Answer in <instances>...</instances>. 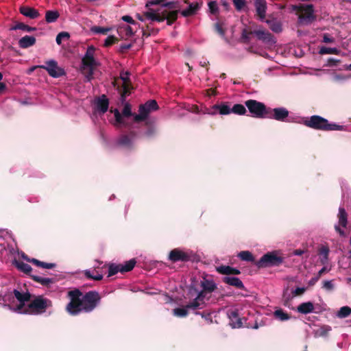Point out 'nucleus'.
<instances>
[{
    "label": "nucleus",
    "instance_id": "obj_1",
    "mask_svg": "<svg viewBox=\"0 0 351 351\" xmlns=\"http://www.w3.org/2000/svg\"><path fill=\"white\" fill-rule=\"evenodd\" d=\"M69 302L65 307L66 311L72 316H76L82 312L93 311L99 302L101 297L97 291H90L84 295L77 288L70 290L66 293Z\"/></svg>",
    "mask_w": 351,
    "mask_h": 351
},
{
    "label": "nucleus",
    "instance_id": "obj_2",
    "mask_svg": "<svg viewBox=\"0 0 351 351\" xmlns=\"http://www.w3.org/2000/svg\"><path fill=\"white\" fill-rule=\"evenodd\" d=\"M202 290L197 289L193 285H191L189 289V293L195 298L189 302L188 308L193 310L201 309L205 304L204 299L207 293H210L217 289V285L213 280L204 278L200 282Z\"/></svg>",
    "mask_w": 351,
    "mask_h": 351
},
{
    "label": "nucleus",
    "instance_id": "obj_3",
    "mask_svg": "<svg viewBox=\"0 0 351 351\" xmlns=\"http://www.w3.org/2000/svg\"><path fill=\"white\" fill-rule=\"evenodd\" d=\"M302 123L308 128L322 131H341L344 128L343 125L329 123L326 119L319 115H313L306 118Z\"/></svg>",
    "mask_w": 351,
    "mask_h": 351
},
{
    "label": "nucleus",
    "instance_id": "obj_4",
    "mask_svg": "<svg viewBox=\"0 0 351 351\" xmlns=\"http://www.w3.org/2000/svg\"><path fill=\"white\" fill-rule=\"evenodd\" d=\"M52 306V302L43 295H34L27 306L23 311V314L40 315Z\"/></svg>",
    "mask_w": 351,
    "mask_h": 351
},
{
    "label": "nucleus",
    "instance_id": "obj_5",
    "mask_svg": "<svg viewBox=\"0 0 351 351\" xmlns=\"http://www.w3.org/2000/svg\"><path fill=\"white\" fill-rule=\"evenodd\" d=\"M178 12V10L169 11L165 10L161 13H158L150 9L149 11L145 12V16L147 19H149L152 21L162 22L167 20V24L171 25L177 20Z\"/></svg>",
    "mask_w": 351,
    "mask_h": 351
},
{
    "label": "nucleus",
    "instance_id": "obj_6",
    "mask_svg": "<svg viewBox=\"0 0 351 351\" xmlns=\"http://www.w3.org/2000/svg\"><path fill=\"white\" fill-rule=\"evenodd\" d=\"M284 262V258L278 254L277 251H272L265 254L255 265L258 268L278 267Z\"/></svg>",
    "mask_w": 351,
    "mask_h": 351
},
{
    "label": "nucleus",
    "instance_id": "obj_7",
    "mask_svg": "<svg viewBox=\"0 0 351 351\" xmlns=\"http://www.w3.org/2000/svg\"><path fill=\"white\" fill-rule=\"evenodd\" d=\"M293 10L300 13L298 19L299 23L304 24H310L316 19L314 14V8L312 4L295 5L293 6Z\"/></svg>",
    "mask_w": 351,
    "mask_h": 351
},
{
    "label": "nucleus",
    "instance_id": "obj_8",
    "mask_svg": "<svg viewBox=\"0 0 351 351\" xmlns=\"http://www.w3.org/2000/svg\"><path fill=\"white\" fill-rule=\"evenodd\" d=\"M245 106L253 117L266 119L269 107H267L263 102L255 99H248L245 101Z\"/></svg>",
    "mask_w": 351,
    "mask_h": 351
},
{
    "label": "nucleus",
    "instance_id": "obj_9",
    "mask_svg": "<svg viewBox=\"0 0 351 351\" xmlns=\"http://www.w3.org/2000/svg\"><path fill=\"white\" fill-rule=\"evenodd\" d=\"M158 109V105L156 100H148L144 104H141L138 108L139 113L134 115V121L139 123L147 119L150 112Z\"/></svg>",
    "mask_w": 351,
    "mask_h": 351
},
{
    "label": "nucleus",
    "instance_id": "obj_10",
    "mask_svg": "<svg viewBox=\"0 0 351 351\" xmlns=\"http://www.w3.org/2000/svg\"><path fill=\"white\" fill-rule=\"evenodd\" d=\"M16 268L20 270L21 271L28 274L30 276L31 278L43 286H49L51 284H53L55 280L53 278H43L38 276L36 275H31L30 273L32 271V267L23 261H19L16 263Z\"/></svg>",
    "mask_w": 351,
    "mask_h": 351
},
{
    "label": "nucleus",
    "instance_id": "obj_11",
    "mask_svg": "<svg viewBox=\"0 0 351 351\" xmlns=\"http://www.w3.org/2000/svg\"><path fill=\"white\" fill-rule=\"evenodd\" d=\"M13 294L14 298L19 301V304L13 307V311L19 313H23V311L26 308L25 302H30L32 295V294L26 291L21 293L17 289H14Z\"/></svg>",
    "mask_w": 351,
    "mask_h": 351
},
{
    "label": "nucleus",
    "instance_id": "obj_12",
    "mask_svg": "<svg viewBox=\"0 0 351 351\" xmlns=\"http://www.w3.org/2000/svg\"><path fill=\"white\" fill-rule=\"evenodd\" d=\"M38 67L45 69L50 76L55 78L65 75L64 70L62 68L58 66V62L53 60H49L46 62L45 65L38 66Z\"/></svg>",
    "mask_w": 351,
    "mask_h": 351
},
{
    "label": "nucleus",
    "instance_id": "obj_13",
    "mask_svg": "<svg viewBox=\"0 0 351 351\" xmlns=\"http://www.w3.org/2000/svg\"><path fill=\"white\" fill-rule=\"evenodd\" d=\"M289 110L285 108H271L269 107L266 119H272L278 121H285L286 119L289 117Z\"/></svg>",
    "mask_w": 351,
    "mask_h": 351
},
{
    "label": "nucleus",
    "instance_id": "obj_14",
    "mask_svg": "<svg viewBox=\"0 0 351 351\" xmlns=\"http://www.w3.org/2000/svg\"><path fill=\"white\" fill-rule=\"evenodd\" d=\"M95 51V47L93 45L88 47L86 53L82 59L84 71L86 70V68H95L97 66V62L94 57Z\"/></svg>",
    "mask_w": 351,
    "mask_h": 351
},
{
    "label": "nucleus",
    "instance_id": "obj_15",
    "mask_svg": "<svg viewBox=\"0 0 351 351\" xmlns=\"http://www.w3.org/2000/svg\"><path fill=\"white\" fill-rule=\"evenodd\" d=\"M168 258L173 263L187 262L190 261L191 256L189 253L184 252L179 248H175L170 251Z\"/></svg>",
    "mask_w": 351,
    "mask_h": 351
},
{
    "label": "nucleus",
    "instance_id": "obj_16",
    "mask_svg": "<svg viewBox=\"0 0 351 351\" xmlns=\"http://www.w3.org/2000/svg\"><path fill=\"white\" fill-rule=\"evenodd\" d=\"M208 114L215 115L219 113L221 115H227L231 113V108L228 102H221L213 105L210 109L208 110Z\"/></svg>",
    "mask_w": 351,
    "mask_h": 351
},
{
    "label": "nucleus",
    "instance_id": "obj_17",
    "mask_svg": "<svg viewBox=\"0 0 351 351\" xmlns=\"http://www.w3.org/2000/svg\"><path fill=\"white\" fill-rule=\"evenodd\" d=\"M136 136V133L134 131H130L128 134H122L118 139V144L123 147H132Z\"/></svg>",
    "mask_w": 351,
    "mask_h": 351
},
{
    "label": "nucleus",
    "instance_id": "obj_18",
    "mask_svg": "<svg viewBox=\"0 0 351 351\" xmlns=\"http://www.w3.org/2000/svg\"><path fill=\"white\" fill-rule=\"evenodd\" d=\"M254 7L256 14L261 20H263L266 16L267 3L265 0H254Z\"/></svg>",
    "mask_w": 351,
    "mask_h": 351
},
{
    "label": "nucleus",
    "instance_id": "obj_19",
    "mask_svg": "<svg viewBox=\"0 0 351 351\" xmlns=\"http://www.w3.org/2000/svg\"><path fill=\"white\" fill-rule=\"evenodd\" d=\"M253 34L257 36V38L263 42L268 44L274 43L273 35L269 32L264 30H254Z\"/></svg>",
    "mask_w": 351,
    "mask_h": 351
},
{
    "label": "nucleus",
    "instance_id": "obj_20",
    "mask_svg": "<svg viewBox=\"0 0 351 351\" xmlns=\"http://www.w3.org/2000/svg\"><path fill=\"white\" fill-rule=\"evenodd\" d=\"M19 11L21 14L31 19H37L40 16V13L37 10L27 5L21 6L19 8Z\"/></svg>",
    "mask_w": 351,
    "mask_h": 351
},
{
    "label": "nucleus",
    "instance_id": "obj_21",
    "mask_svg": "<svg viewBox=\"0 0 351 351\" xmlns=\"http://www.w3.org/2000/svg\"><path fill=\"white\" fill-rule=\"evenodd\" d=\"M109 100L105 95H102L96 100V108L100 113L104 114L108 111Z\"/></svg>",
    "mask_w": 351,
    "mask_h": 351
},
{
    "label": "nucleus",
    "instance_id": "obj_22",
    "mask_svg": "<svg viewBox=\"0 0 351 351\" xmlns=\"http://www.w3.org/2000/svg\"><path fill=\"white\" fill-rule=\"evenodd\" d=\"M222 281L230 286L234 287L240 289H245L243 282L237 277L225 276L223 278Z\"/></svg>",
    "mask_w": 351,
    "mask_h": 351
},
{
    "label": "nucleus",
    "instance_id": "obj_23",
    "mask_svg": "<svg viewBox=\"0 0 351 351\" xmlns=\"http://www.w3.org/2000/svg\"><path fill=\"white\" fill-rule=\"evenodd\" d=\"M202 5V3H193L189 5V7L181 12V14L184 17H189L195 15L197 12L200 9Z\"/></svg>",
    "mask_w": 351,
    "mask_h": 351
},
{
    "label": "nucleus",
    "instance_id": "obj_24",
    "mask_svg": "<svg viewBox=\"0 0 351 351\" xmlns=\"http://www.w3.org/2000/svg\"><path fill=\"white\" fill-rule=\"evenodd\" d=\"M36 38L33 36H25L19 39V45L22 49H27L35 45Z\"/></svg>",
    "mask_w": 351,
    "mask_h": 351
},
{
    "label": "nucleus",
    "instance_id": "obj_25",
    "mask_svg": "<svg viewBox=\"0 0 351 351\" xmlns=\"http://www.w3.org/2000/svg\"><path fill=\"white\" fill-rule=\"evenodd\" d=\"M230 325L232 328H240L243 323L237 311H232L229 314Z\"/></svg>",
    "mask_w": 351,
    "mask_h": 351
},
{
    "label": "nucleus",
    "instance_id": "obj_26",
    "mask_svg": "<svg viewBox=\"0 0 351 351\" xmlns=\"http://www.w3.org/2000/svg\"><path fill=\"white\" fill-rule=\"evenodd\" d=\"M330 250L328 246L322 245L318 250V255L322 265H326L328 262Z\"/></svg>",
    "mask_w": 351,
    "mask_h": 351
},
{
    "label": "nucleus",
    "instance_id": "obj_27",
    "mask_svg": "<svg viewBox=\"0 0 351 351\" xmlns=\"http://www.w3.org/2000/svg\"><path fill=\"white\" fill-rule=\"evenodd\" d=\"M23 258L27 262L31 263L39 267H43V268H45V269H53L56 267L55 263H47L42 262L36 258H28L27 256H23Z\"/></svg>",
    "mask_w": 351,
    "mask_h": 351
},
{
    "label": "nucleus",
    "instance_id": "obj_28",
    "mask_svg": "<svg viewBox=\"0 0 351 351\" xmlns=\"http://www.w3.org/2000/svg\"><path fill=\"white\" fill-rule=\"evenodd\" d=\"M297 310L300 313L308 314L314 311V305L311 302H303L298 306Z\"/></svg>",
    "mask_w": 351,
    "mask_h": 351
},
{
    "label": "nucleus",
    "instance_id": "obj_29",
    "mask_svg": "<svg viewBox=\"0 0 351 351\" xmlns=\"http://www.w3.org/2000/svg\"><path fill=\"white\" fill-rule=\"evenodd\" d=\"M338 219L339 226L346 228L348 223V214L343 207L339 208Z\"/></svg>",
    "mask_w": 351,
    "mask_h": 351
},
{
    "label": "nucleus",
    "instance_id": "obj_30",
    "mask_svg": "<svg viewBox=\"0 0 351 351\" xmlns=\"http://www.w3.org/2000/svg\"><path fill=\"white\" fill-rule=\"evenodd\" d=\"M136 263V260L134 258H132L128 261H126L124 264H119L121 273L123 274L132 271Z\"/></svg>",
    "mask_w": 351,
    "mask_h": 351
},
{
    "label": "nucleus",
    "instance_id": "obj_31",
    "mask_svg": "<svg viewBox=\"0 0 351 351\" xmlns=\"http://www.w3.org/2000/svg\"><path fill=\"white\" fill-rule=\"evenodd\" d=\"M189 305V303L186 304L185 306L182 308H176L173 310V314L174 316L178 317H185L189 314V310H192L191 308H188L187 306ZM193 311H194L193 309Z\"/></svg>",
    "mask_w": 351,
    "mask_h": 351
},
{
    "label": "nucleus",
    "instance_id": "obj_32",
    "mask_svg": "<svg viewBox=\"0 0 351 351\" xmlns=\"http://www.w3.org/2000/svg\"><path fill=\"white\" fill-rule=\"evenodd\" d=\"M59 16L60 14L57 10H47L45 13V21L48 23H54Z\"/></svg>",
    "mask_w": 351,
    "mask_h": 351
},
{
    "label": "nucleus",
    "instance_id": "obj_33",
    "mask_svg": "<svg viewBox=\"0 0 351 351\" xmlns=\"http://www.w3.org/2000/svg\"><path fill=\"white\" fill-rule=\"evenodd\" d=\"M274 316L276 319L282 322L288 320L291 318V315L281 308L276 309L274 312Z\"/></svg>",
    "mask_w": 351,
    "mask_h": 351
},
{
    "label": "nucleus",
    "instance_id": "obj_34",
    "mask_svg": "<svg viewBox=\"0 0 351 351\" xmlns=\"http://www.w3.org/2000/svg\"><path fill=\"white\" fill-rule=\"evenodd\" d=\"M238 257L244 261L255 262L253 254L250 251H241L238 254Z\"/></svg>",
    "mask_w": 351,
    "mask_h": 351
},
{
    "label": "nucleus",
    "instance_id": "obj_35",
    "mask_svg": "<svg viewBox=\"0 0 351 351\" xmlns=\"http://www.w3.org/2000/svg\"><path fill=\"white\" fill-rule=\"evenodd\" d=\"M21 29L27 32H32L36 29V27H30L23 23H17L10 28V30Z\"/></svg>",
    "mask_w": 351,
    "mask_h": 351
},
{
    "label": "nucleus",
    "instance_id": "obj_36",
    "mask_svg": "<svg viewBox=\"0 0 351 351\" xmlns=\"http://www.w3.org/2000/svg\"><path fill=\"white\" fill-rule=\"evenodd\" d=\"M245 107V106L240 104H234L232 108H231V112L238 115H245L247 112Z\"/></svg>",
    "mask_w": 351,
    "mask_h": 351
},
{
    "label": "nucleus",
    "instance_id": "obj_37",
    "mask_svg": "<svg viewBox=\"0 0 351 351\" xmlns=\"http://www.w3.org/2000/svg\"><path fill=\"white\" fill-rule=\"evenodd\" d=\"M209 12L217 16L219 14V8L216 1H210L208 3Z\"/></svg>",
    "mask_w": 351,
    "mask_h": 351
},
{
    "label": "nucleus",
    "instance_id": "obj_38",
    "mask_svg": "<svg viewBox=\"0 0 351 351\" xmlns=\"http://www.w3.org/2000/svg\"><path fill=\"white\" fill-rule=\"evenodd\" d=\"M122 86L123 90L121 94V101L123 103L125 101L126 97L130 95L132 86L131 84L123 85Z\"/></svg>",
    "mask_w": 351,
    "mask_h": 351
},
{
    "label": "nucleus",
    "instance_id": "obj_39",
    "mask_svg": "<svg viewBox=\"0 0 351 351\" xmlns=\"http://www.w3.org/2000/svg\"><path fill=\"white\" fill-rule=\"evenodd\" d=\"M143 37L147 38L151 35H156L158 32V29L151 28L149 25L146 26V29L142 27Z\"/></svg>",
    "mask_w": 351,
    "mask_h": 351
},
{
    "label": "nucleus",
    "instance_id": "obj_40",
    "mask_svg": "<svg viewBox=\"0 0 351 351\" xmlns=\"http://www.w3.org/2000/svg\"><path fill=\"white\" fill-rule=\"evenodd\" d=\"M145 125L147 126V130L145 131L144 135L147 138L154 136L156 132V128L153 125L150 124L148 121L145 123Z\"/></svg>",
    "mask_w": 351,
    "mask_h": 351
},
{
    "label": "nucleus",
    "instance_id": "obj_41",
    "mask_svg": "<svg viewBox=\"0 0 351 351\" xmlns=\"http://www.w3.org/2000/svg\"><path fill=\"white\" fill-rule=\"evenodd\" d=\"M267 23L269 24V28L276 33H280L282 32V25L278 21H267Z\"/></svg>",
    "mask_w": 351,
    "mask_h": 351
},
{
    "label": "nucleus",
    "instance_id": "obj_42",
    "mask_svg": "<svg viewBox=\"0 0 351 351\" xmlns=\"http://www.w3.org/2000/svg\"><path fill=\"white\" fill-rule=\"evenodd\" d=\"M351 314V308L348 306L340 308L337 316L340 318H345Z\"/></svg>",
    "mask_w": 351,
    "mask_h": 351
},
{
    "label": "nucleus",
    "instance_id": "obj_43",
    "mask_svg": "<svg viewBox=\"0 0 351 351\" xmlns=\"http://www.w3.org/2000/svg\"><path fill=\"white\" fill-rule=\"evenodd\" d=\"M231 269L232 267L229 265H221L216 267V271L221 274L228 276L229 275H231Z\"/></svg>",
    "mask_w": 351,
    "mask_h": 351
},
{
    "label": "nucleus",
    "instance_id": "obj_44",
    "mask_svg": "<svg viewBox=\"0 0 351 351\" xmlns=\"http://www.w3.org/2000/svg\"><path fill=\"white\" fill-rule=\"evenodd\" d=\"M118 272H121L119 264L116 265L111 263L108 266V277L112 276L117 274Z\"/></svg>",
    "mask_w": 351,
    "mask_h": 351
},
{
    "label": "nucleus",
    "instance_id": "obj_45",
    "mask_svg": "<svg viewBox=\"0 0 351 351\" xmlns=\"http://www.w3.org/2000/svg\"><path fill=\"white\" fill-rule=\"evenodd\" d=\"M135 114H133L132 112V106L129 103H125L123 107V109L122 110V115L125 117H129L132 116L134 117V115Z\"/></svg>",
    "mask_w": 351,
    "mask_h": 351
},
{
    "label": "nucleus",
    "instance_id": "obj_46",
    "mask_svg": "<svg viewBox=\"0 0 351 351\" xmlns=\"http://www.w3.org/2000/svg\"><path fill=\"white\" fill-rule=\"evenodd\" d=\"M320 54H338L339 50L337 48L322 47L319 50Z\"/></svg>",
    "mask_w": 351,
    "mask_h": 351
},
{
    "label": "nucleus",
    "instance_id": "obj_47",
    "mask_svg": "<svg viewBox=\"0 0 351 351\" xmlns=\"http://www.w3.org/2000/svg\"><path fill=\"white\" fill-rule=\"evenodd\" d=\"M93 32L95 34H107L108 32L110 30V28L103 27L99 26H94L91 28Z\"/></svg>",
    "mask_w": 351,
    "mask_h": 351
},
{
    "label": "nucleus",
    "instance_id": "obj_48",
    "mask_svg": "<svg viewBox=\"0 0 351 351\" xmlns=\"http://www.w3.org/2000/svg\"><path fill=\"white\" fill-rule=\"evenodd\" d=\"M70 38V34L66 32H60L56 38V41L58 45H60L62 44V40L63 39H69Z\"/></svg>",
    "mask_w": 351,
    "mask_h": 351
},
{
    "label": "nucleus",
    "instance_id": "obj_49",
    "mask_svg": "<svg viewBox=\"0 0 351 351\" xmlns=\"http://www.w3.org/2000/svg\"><path fill=\"white\" fill-rule=\"evenodd\" d=\"M84 275L87 278L97 280V281L101 280L103 278V275H101V274L93 275L90 270H85Z\"/></svg>",
    "mask_w": 351,
    "mask_h": 351
},
{
    "label": "nucleus",
    "instance_id": "obj_50",
    "mask_svg": "<svg viewBox=\"0 0 351 351\" xmlns=\"http://www.w3.org/2000/svg\"><path fill=\"white\" fill-rule=\"evenodd\" d=\"M118 40H119V39L117 37H115L114 36H109L106 38L104 45L106 47H108L111 46L112 45L117 43Z\"/></svg>",
    "mask_w": 351,
    "mask_h": 351
},
{
    "label": "nucleus",
    "instance_id": "obj_51",
    "mask_svg": "<svg viewBox=\"0 0 351 351\" xmlns=\"http://www.w3.org/2000/svg\"><path fill=\"white\" fill-rule=\"evenodd\" d=\"M253 32H248L246 29H243L241 34V40L245 43H248L250 42V35L252 34Z\"/></svg>",
    "mask_w": 351,
    "mask_h": 351
},
{
    "label": "nucleus",
    "instance_id": "obj_52",
    "mask_svg": "<svg viewBox=\"0 0 351 351\" xmlns=\"http://www.w3.org/2000/svg\"><path fill=\"white\" fill-rule=\"evenodd\" d=\"M237 10H241L245 5V0H232Z\"/></svg>",
    "mask_w": 351,
    "mask_h": 351
},
{
    "label": "nucleus",
    "instance_id": "obj_53",
    "mask_svg": "<svg viewBox=\"0 0 351 351\" xmlns=\"http://www.w3.org/2000/svg\"><path fill=\"white\" fill-rule=\"evenodd\" d=\"M195 314L201 315L202 317L204 318L205 320L207 321L208 323L213 322L210 313H205V312L201 313V312L195 311Z\"/></svg>",
    "mask_w": 351,
    "mask_h": 351
},
{
    "label": "nucleus",
    "instance_id": "obj_54",
    "mask_svg": "<svg viewBox=\"0 0 351 351\" xmlns=\"http://www.w3.org/2000/svg\"><path fill=\"white\" fill-rule=\"evenodd\" d=\"M95 68H87V71H84L85 77L88 82H90L93 79Z\"/></svg>",
    "mask_w": 351,
    "mask_h": 351
},
{
    "label": "nucleus",
    "instance_id": "obj_55",
    "mask_svg": "<svg viewBox=\"0 0 351 351\" xmlns=\"http://www.w3.org/2000/svg\"><path fill=\"white\" fill-rule=\"evenodd\" d=\"M215 29L220 36H224L225 29L222 27V26L220 23H215Z\"/></svg>",
    "mask_w": 351,
    "mask_h": 351
},
{
    "label": "nucleus",
    "instance_id": "obj_56",
    "mask_svg": "<svg viewBox=\"0 0 351 351\" xmlns=\"http://www.w3.org/2000/svg\"><path fill=\"white\" fill-rule=\"evenodd\" d=\"M132 47L131 43L130 44H122L120 45L119 52L121 53H124L128 49H130Z\"/></svg>",
    "mask_w": 351,
    "mask_h": 351
},
{
    "label": "nucleus",
    "instance_id": "obj_57",
    "mask_svg": "<svg viewBox=\"0 0 351 351\" xmlns=\"http://www.w3.org/2000/svg\"><path fill=\"white\" fill-rule=\"evenodd\" d=\"M129 73L126 72L124 74L121 75V78L123 81V85L131 84L130 80L129 78Z\"/></svg>",
    "mask_w": 351,
    "mask_h": 351
},
{
    "label": "nucleus",
    "instance_id": "obj_58",
    "mask_svg": "<svg viewBox=\"0 0 351 351\" xmlns=\"http://www.w3.org/2000/svg\"><path fill=\"white\" fill-rule=\"evenodd\" d=\"M335 39L333 37L330 36L328 34H324L323 36V42L325 43H334Z\"/></svg>",
    "mask_w": 351,
    "mask_h": 351
},
{
    "label": "nucleus",
    "instance_id": "obj_59",
    "mask_svg": "<svg viewBox=\"0 0 351 351\" xmlns=\"http://www.w3.org/2000/svg\"><path fill=\"white\" fill-rule=\"evenodd\" d=\"M305 291L306 289L304 287H298L292 292V293L294 296L301 295L305 292Z\"/></svg>",
    "mask_w": 351,
    "mask_h": 351
},
{
    "label": "nucleus",
    "instance_id": "obj_60",
    "mask_svg": "<svg viewBox=\"0 0 351 351\" xmlns=\"http://www.w3.org/2000/svg\"><path fill=\"white\" fill-rule=\"evenodd\" d=\"M323 288L326 290L331 291L334 288L332 281L326 280L324 282Z\"/></svg>",
    "mask_w": 351,
    "mask_h": 351
},
{
    "label": "nucleus",
    "instance_id": "obj_61",
    "mask_svg": "<svg viewBox=\"0 0 351 351\" xmlns=\"http://www.w3.org/2000/svg\"><path fill=\"white\" fill-rule=\"evenodd\" d=\"M114 118H115V121H116L117 123H118L119 125H123L125 126L127 125L126 123L124 121V120L123 119L122 114L115 116Z\"/></svg>",
    "mask_w": 351,
    "mask_h": 351
},
{
    "label": "nucleus",
    "instance_id": "obj_62",
    "mask_svg": "<svg viewBox=\"0 0 351 351\" xmlns=\"http://www.w3.org/2000/svg\"><path fill=\"white\" fill-rule=\"evenodd\" d=\"M121 19L123 21L127 22L128 23L133 24V25L136 24L135 21L130 16L125 15V16H122Z\"/></svg>",
    "mask_w": 351,
    "mask_h": 351
},
{
    "label": "nucleus",
    "instance_id": "obj_63",
    "mask_svg": "<svg viewBox=\"0 0 351 351\" xmlns=\"http://www.w3.org/2000/svg\"><path fill=\"white\" fill-rule=\"evenodd\" d=\"M124 30H125V35L127 36H132L134 34V32L133 31L132 28L129 26V25H126L125 27H124Z\"/></svg>",
    "mask_w": 351,
    "mask_h": 351
},
{
    "label": "nucleus",
    "instance_id": "obj_64",
    "mask_svg": "<svg viewBox=\"0 0 351 351\" xmlns=\"http://www.w3.org/2000/svg\"><path fill=\"white\" fill-rule=\"evenodd\" d=\"M220 3L226 11H228L230 10V5L226 0H221Z\"/></svg>",
    "mask_w": 351,
    "mask_h": 351
}]
</instances>
